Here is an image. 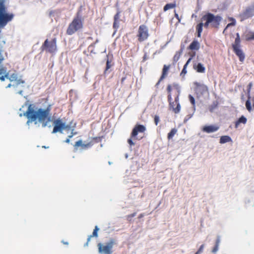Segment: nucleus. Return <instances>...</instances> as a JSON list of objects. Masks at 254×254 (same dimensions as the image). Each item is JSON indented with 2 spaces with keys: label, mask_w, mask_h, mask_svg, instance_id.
<instances>
[{
  "label": "nucleus",
  "mask_w": 254,
  "mask_h": 254,
  "mask_svg": "<svg viewBox=\"0 0 254 254\" xmlns=\"http://www.w3.org/2000/svg\"><path fill=\"white\" fill-rule=\"evenodd\" d=\"M252 86V83L251 82H250L249 83V90L251 89Z\"/></svg>",
  "instance_id": "3c124183"
},
{
  "label": "nucleus",
  "mask_w": 254,
  "mask_h": 254,
  "mask_svg": "<svg viewBox=\"0 0 254 254\" xmlns=\"http://www.w3.org/2000/svg\"><path fill=\"white\" fill-rule=\"evenodd\" d=\"M72 135H73V134L69 135L68 136V138H71V137H72Z\"/></svg>",
  "instance_id": "4d7b16f0"
},
{
  "label": "nucleus",
  "mask_w": 254,
  "mask_h": 254,
  "mask_svg": "<svg viewBox=\"0 0 254 254\" xmlns=\"http://www.w3.org/2000/svg\"><path fill=\"white\" fill-rule=\"evenodd\" d=\"M135 215V213H133L132 214H131L130 215L128 216V217H133Z\"/></svg>",
  "instance_id": "8fccbe9b"
},
{
  "label": "nucleus",
  "mask_w": 254,
  "mask_h": 254,
  "mask_svg": "<svg viewBox=\"0 0 254 254\" xmlns=\"http://www.w3.org/2000/svg\"><path fill=\"white\" fill-rule=\"evenodd\" d=\"M176 7L175 2L171 3H168L164 7V11H166L169 9L174 8Z\"/></svg>",
  "instance_id": "2f4dec72"
},
{
  "label": "nucleus",
  "mask_w": 254,
  "mask_h": 254,
  "mask_svg": "<svg viewBox=\"0 0 254 254\" xmlns=\"http://www.w3.org/2000/svg\"><path fill=\"white\" fill-rule=\"evenodd\" d=\"M219 105V102L217 100L213 101L211 105L209 106V110L211 113H213L215 110H216Z\"/></svg>",
  "instance_id": "393cba45"
},
{
  "label": "nucleus",
  "mask_w": 254,
  "mask_h": 254,
  "mask_svg": "<svg viewBox=\"0 0 254 254\" xmlns=\"http://www.w3.org/2000/svg\"><path fill=\"white\" fill-rule=\"evenodd\" d=\"M193 68L199 73H204L205 71V67L200 63L193 65Z\"/></svg>",
  "instance_id": "aec40b11"
},
{
  "label": "nucleus",
  "mask_w": 254,
  "mask_h": 254,
  "mask_svg": "<svg viewBox=\"0 0 254 254\" xmlns=\"http://www.w3.org/2000/svg\"><path fill=\"white\" fill-rule=\"evenodd\" d=\"M199 48V44L198 41H193L191 42V43L190 44V46H189V49L191 50H198Z\"/></svg>",
  "instance_id": "b1692460"
},
{
  "label": "nucleus",
  "mask_w": 254,
  "mask_h": 254,
  "mask_svg": "<svg viewBox=\"0 0 254 254\" xmlns=\"http://www.w3.org/2000/svg\"><path fill=\"white\" fill-rule=\"evenodd\" d=\"M154 121L155 125L156 126H157V125H158V123L160 121L159 117L157 115H155L154 117Z\"/></svg>",
  "instance_id": "c03bdc74"
},
{
  "label": "nucleus",
  "mask_w": 254,
  "mask_h": 254,
  "mask_svg": "<svg viewBox=\"0 0 254 254\" xmlns=\"http://www.w3.org/2000/svg\"><path fill=\"white\" fill-rule=\"evenodd\" d=\"M111 66V62L109 61V59H108V60L107 61V63H106V68H105L104 73H105L106 71H108V69H110Z\"/></svg>",
  "instance_id": "ea45409f"
},
{
  "label": "nucleus",
  "mask_w": 254,
  "mask_h": 254,
  "mask_svg": "<svg viewBox=\"0 0 254 254\" xmlns=\"http://www.w3.org/2000/svg\"><path fill=\"white\" fill-rule=\"evenodd\" d=\"M219 127L217 125L205 126L201 128V130L207 133L215 132L219 129Z\"/></svg>",
  "instance_id": "2eb2a0df"
},
{
  "label": "nucleus",
  "mask_w": 254,
  "mask_h": 254,
  "mask_svg": "<svg viewBox=\"0 0 254 254\" xmlns=\"http://www.w3.org/2000/svg\"><path fill=\"white\" fill-rule=\"evenodd\" d=\"M167 91L168 93V100L170 101L171 100H173V97L174 98V100H176V102L179 100L180 89L177 85H168L167 87Z\"/></svg>",
  "instance_id": "39448f33"
},
{
  "label": "nucleus",
  "mask_w": 254,
  "mask_h": 254,
  "mask_svg": "<svg viewBox=\"0 0 254 254\" xmlns=\"http://www.w3.org/2000/svg\"><path fill=\"white\" fill-rule=\"evenodd\" d=\"M233 52L238 57L239 61L243 62L245 58V54L240 47L233 48Z\"/></svg>",
  "instance_id": "f3484780"
},
{
  "label": "nucleus",
  "mask_w": 254,
  "mask_h": 254,
  "mask_svg": "<svg viewBox=\"0 0 254 254\" xmlns=\"http://www.w3.org/2000/svg\"><path fill=\"white\" fill-rule=\"evenodd\" d=\"M126 78L125 77H123L122 79V82H123L124 80V79H125Z\"/></svg>",
  "instance_id": "13d9d810"
},
{
  "label": "nucleus",
  "mask_w": 254,
  "mask_h": 254,
  "mask_svg": "<svg viewBox=\"0 0 254 254\" xmlns=\"http://www.w3.org/2000/svg\"><path fill=\"white\" fill-rule=\"evenodd\" d=\"M65 142L66 143H69L70 142V138H67L65 140Z\"/></svg>",
  "instance_id": "864d4df0"
},
{
  "label": "nucleus",
  "mask_w": 254,
  "mask_h": 254,
  "mask_svg": "<svg viewBox=\"0 0 254 254\" xmlns=\"http://www.w3.org/2000/svg\"><path fill=\"white\" fill-rule=\"evenodd\" d=\"M18 93L20 95H22V90H20L18 91Z\"/></svg>",
  "instance_id": "5fc2aeb1"
},
{
  "label": "nucleus",
  "mask_w": 254,
  "mask_h": 254,
  "mask_svg": "<svg viewBox=\"0 0 254 254\" xmlns=\"http://www.w3.org/2000/svg\"><path fill=\"white\" fill-rule=\"evenodd\" d=\"M240 47V38L239 33H237L235 43L232 44V48Z\"/></svg>",
  "instance_id": "c85d7f7f"
},
{
  "label": "nucleus",
  "mask_w": 254,
  "mask_h": 254,
  "mask_svg": "<svg viewBox=\"0 0 254 254\" xmlns=\"http://www.w3.org/2000/svg\"><path fill=\"white\" fill-rule=\"evenodd\" d=\"M174 16H175V17L177 18V19L178 20V22H180L181 21V19L179 16V14L177 13H176L175 12V14H174Z\"/></svg>",
  "instance_id": "de8ad7c7"
},
{
  "label": "nucleus",
  "mask_w": 254,
  "mask_h": 254,
  "mask_svg": "<svg viewBox=\"0 0 254 254\" xmlns=\"http://www.w3.org/2000/svg\"><path fill=\"white\" fill-rule=\"evenodd\" d=\"M43 147L46 148H48V147H46V146H43Z\"/></svg>",
  "instance_id": "052dcab7"
},
{
  "label": "nucleus",
  "mask_w": 254,
  "mask_h": 254,
  "mask_svg": "<svg viewBox=\"0 0 254 254\" xmlns=\"http://www.w3.org/2000/svg\"><path fill=\"white\" fill-rule=\"evenodd\" d=\"M193 56V55H191V57H190V58L188 59L186 64L184 66L183 70L181 71V72L180 73L181 76H184L186 75V74L187 73V69H186L188 65L189 64H190V63L191 60L192 59Z\"/></svg>",
  "instance_id": "412c9836"
},
{
  "label": "nucleus",
  "mask_w": 254,
  "mask_h": 254,
  "mask_svg": "<svg viewBox=\"0 0 254 254\" xmlns=\"http://www.w3.org/2000/svg\"><path fill=\"white\" fill-rule=\"evenodd\" d=\"M177 132V129L176 128H173L171 129V130L170 131V132L168 133L167 135V138L168 140H170L172 139V138L174 136V135L176 134V133Z\"/></svg>",
  "instance_id": "7c9ffc66"
},
{
  "label": "nucleus",
  "mask_w": 254,
  "mask_h": 254,
  "mask_svg": "<svg viewBox=\"0 0 254 254\" xmlns=\"http://www.w3.org/2000/svg\"><path fill=\"white\" fill-rule=\"evenodd\" d=\"M230 141H232V139L229 136H222L220 137L219 140L220 143H224Z\"/></svg>",
  "instance_id": "c756f323"
},
{
  "label": "nucleus",
  "mask_w": 254,
  "mask_h": 254,
  "mask_svg": "<svg viewBox=\"0 0 254 254\" xmlns=\"http://www.w3.org/2000/svg\"><path fill=\"white\" fill-rule=\"evenodd\" d=\"M102 140V137L100 136H96L91 138V141L94 142V144L101 142Z\"/></svg>",
  "instance_id": "e433bc0d"
},
{
  "label": "nucleus",
  "mask_w": 254,
  "mask_h": 254,
  "mask_svg": "<svg viewBox=\"0 0 254 254\" xmlns=\"http://www.w3.org/2000/svg\"><path fill=\"white\" fill-rule=\"evenodd\" d=\"M250 96H249L248 99L246 100V103H245V106L246 109H247L248 111L249 112H252V110H254V97L253 99V105L251 106V102L250 101Z\"/></svg>",
  "instance_id": "6ab92c4d"
},
{
  "label": "nucleus",
  "mask_w": 254,
  "mask_h": 254,
  "mask_svg": "<svg viewBox=\"0 0 254 254\" xmlns=\"http://www.w3.org/2000/svg\"><path fill=\"white\" fill-rule=\"evenodd\" d=\"M50 106L46 109L39 108L36 110L35 106L33 104H30L24 113V116L27 119V124L34 122L36 125L39 122L42 123L43 127H45L50 120Z\"/></svg>",
  "instance_id": "f257e3e1"
},
{
  "label": "nucleus",
  "mask_w": 254,
  "mask_h": 254,
  "mask_svg": "<svg viewBox=\"0 0 254 254\" xmlns=\"http://www.w3.org/2000/svg\"><path fill=\"white\" fill-rule=\"evenodd\" d=\"M203 26H204L203 23H199L196 26V29L197 33V37H200L201 33L203 30Z\"/></svg>",
  "instance_id": "cd10ccee"
},
{
  "label": "nucleus",
  "mask_w": 254,
  "mask_h": 254,
  "mask_svg": "<svg viewBox=\"0 0 254 254\" xmlns=\"http://www.w3.org/2000/svg\"><path fill=\"white\" fill-rule=\"evenodd\" d=\"M229 20L232 21V22L229 23L227 25L226 28L229 27L231 26H235L236 25V20L235 18L233 17H230Z\"/></svg>",
  "instance_id": "4c0bfd02"
},
{
  "label": "nucleus",
  "mask_w": 254,
  "mask_h": 254,
  "mask_svg": "<svg viewBox=\"0 0 254 254\" xmlns=\"http://www.w3.org/2000/svg\"><path fill=\"white\" fill-rule=\"evenodd\" d=\"M204 248V244H202V245H201L200 247H199V248L198 249V251H197V252L195 253V254H200L201 253H202L203 251Z\"/></svg>",
  "instance_id": "37998d69"
},
{
  "label": "nucleus",
  "mask_w": 254,
  "mask_h": 254,
  "mask_svg": "<svg viewBox=\"0 0 254 254\" xmlns=\"http://www.w3.org/2000/svg\"><path fill=\"white\" fill-rule=\"evenodd\" d=\"M94 145V142L90 141L89 142L83 144L81 140H79L75 142L74 147H78L81 146L83 149H87L91 147Z\"/></svg>",
  "instance_id": "dca6fc26"
},
{
  "label": "nucleus",
  "mask_w": 254,
  "mask_h": 254,
  "mask_svg": "<svg viewBox=\"0 0 254 254\" xmlns=\"http://www.w3.org/2000/svg\"><path fill=\"white\" fill-rule=\"evenodd\" d=\"M6 74H9V71H7L6 67L2 66H0V76L1 75H5Z\"/></svg>",
  "instance_id": "c9c22d12"
},
{
  "label": "nucleus",
  "mask_w": 254,
  "mask_h": 254,
  "mask_svg": "<svg viewBox=\"0 0 254 254\" xmlns=\"http://www.w3.org/2000/svg\"><path fill=\"white\" fill-rule=\"evenodd\" d=\"M8 76H9V74H6L5 75H1L0 76V80L1 81H4L5 79H8Z\"/></svg>",
  "instance_id": "79ce46f5"
},
{
  "label": "nucleus",
  "mask_w": 254,
  "mask_h": 254,
  "mask_svg": "<svg viewBox=\"0 0 254 254\" xmlns=\"http://www.w3.org/2000/svg\"><path fill=\"white\" fill-rule=\"evenodd\" d=\"M98 230H99V229H98L97 226H96L95 227V229L93 231V232H92V234L88 237V239H87V243L90 241V238L92 237H98L97 232Z\"/></svg>",
  "instance_id": "473e14b6"
},
{
  "label": "nucleus",
  "mask_w": 254,
  "mask_h": 254,
  "mask_svg": "<svg viewBox=\"0 0 254 254\" xmlns=\"http://www.w3.org/2000/svg\"><path fill=\"white\" fill-rule=\"evenodd\" d=\"M246 41H250L254 40V33L249 31L244 35Z\"/></svg>",
  "instance_id": "a878e982"
},
{
  "label": "nucleus",
  "mask_w": 254,
  "mask_h": 254,
  "mask_svg": "<svg viewBox=\"0 0 254 254\" xmlns=\"http://www.w3.org/2000/svg\"><path fill=\"white\" fill-rule=\"evenodd\" d=\"M181 56V53L180 52H177L175 53L174 57H173V61L175 62H176L179 60L180 59Z\"/></svg>",
  "instance_id": "58836bf2"
},
{
  "label": "nucleus",
  "mask_w": 254,
  "mask_h": 254,
  "mask_svg": "<svg viewBox=\"0 0 254 254\" xmlns=\"http://www.w3.org/2000/svg\"><path fill=\"white\" fill-rule=\"evenodd\" d=\"M194 91L197 95H203L208 93V88L206 85L199 82L194 83Z\"/></svg>",
  "instance_id": "ddd939ff"
},
{
  "label": "nucleus",
  "mask_w": 254,
  "mask_h": 254,
  "mask_svg": "<svg viewBox=\"0 0 254 254\" xmlns=\"http://www.w3.org/2000/svg\"><path fill=\"white\" fill-rule=\"evenodd\" d=\"M146 130V127L141 124H136L132 129V132L130 133L131 138H133L134 140H140L143 136L140 138L137 135L139 133H144Z\"/></svg>",
  "instance_id": "9d476101"
},
{
  "label": "nucleus",
  "mask_w": 254,
  "mask_h": 254,
  "mask_svg": "<svg viewBox=\"0 0 254 254\" xmlns=\"http://www.w3.org/2000/svg\"><path fill=\"white\" fill-rule=\"evenodd\" d=\"M253 16H254V3L246 7L243 12L239 14V17L240 21H243Z\"/></svg>",
  "instance_id": "9b49d317"
},
{
  "label": "nucleus",
  "mask_w": 254,
  "mask_h": 254,
  "mask_svg": "<svg viewBox=\"0 0 254 254\" xmlns=\"http://www.w3.org/2000/svg\"><path fill=\"white\" fill-rule=\"evenodd\" d=\"M54 128L53 129L52 133H55L58 131L62 132L63 129H69L70 126L69 125H66L64 123L61 119H58L54 121L53 122Z\"/></svg>",
  "instance_id": "f8f14e48"
},
{
  "label": "nucleus",
  "mask_w": 254,
  "mask_h": 254,
  "mask_svg": "<svg viewBox=\"0 0 254 254\" xmlns=\"http://www.w3.org/2000/svg\"><path fill=\"white\" fill-rule=\"evenodd\" d=\"M192 117V115H188L185 119V121H187Z\"/></svg>",
  "instance_id": "09e8293b"
},
{
  "label": "nucleus",
  "mask_w": 254,
  "mask_h": 254,
  "mask_svg": "<svg viewBox=\"0 0 254 254\" xmlns=\"http://www.w3.org/2000/svg\"><path fill=\"white\" fill-rule=\"evenodd\" d=\"M82 20L78 14H77L76 16L74 17L71 22L69 23L67 29H66V34L68 35H72L78 30L82 29Z\"/></svg>",
  "instance_id": "20e7f679"
},
{
  "label": "nucleus",
  "mask_w": 254,
  "mask_h": 254,
  "mask_svg": "<svg viewBox=\"0 0 254 254\" xmlns=\"http://www.w3.org/2000/svg\"><path fill=\"white\" fill-rule=\"evenodd\" d=\"M42 51H45L49 53H54L57 50V39L53 38L52 41L46 39L42 47H41Z\"/></svg>",
  "instance_id": "6e6552de"
},
{
  "label": "nucleus",
  "mask_w": 254,
  "mask_h": 254,
  "mask_svg": "<svg viewBox=\"0 0 254 254\" xmlns=\"http://www.w3.org/2000/svg\"><path fill=\"white\" fill-rule=\"evenodd\" d=\"M62 243L64 245H68V242H64V241H63Z\"/></svg>",
  "instance_id": "6e6d98bb"
},
{
  "label": "nucleus",
  "mask_w": 254,
  "mask_h": 254,
  "mask_svg": "<svg viewBox=\"0 0 254 254\" xmlns=\"http://www.w3.org/2000/svg\"><path fill=\"white\" fill-rule=\"evenodd\" d=\"M148 29L145 24H141L139 26L136 37L138 38V41L142 42L147 40L149 37Z\"/></svg>",
  "instance_id": "1a4fd4ad"
},
{
  "label": "nucleus",
  "mask_w": 254,
  "mask_h": 254,
  "mask_svg": "<svg viewBox=\"0 0 254 254\" xmlns=\"http://www.w3.org/2000/svg\"><path fill=\"white\" fill-rule=\"evenodd\" d=\"M2 42V43H3V45L5 44V41H2V42Z\"/></svg>",
  "instance_id": "bf43d9fd"
},
{
  "label": "nucleus",
  "mask_w": 254,
  "mask_h": 254,
  "mask_svg": "<svg viewBox=\"0 0 254 254\" xmlns=\"http://www.w3.org/2000/svg\"><path fill=\"white\" fill-rule=\"evenodd\" d=\"M219 243H220V239H219V238L218 237L216 240V243H215V246H214V247H213V248L212 250V253L215 254V253H216L218 251Z\"/></svg>",
  "instance_id": "72a5a7b5"
},
{
  "label": "nucleus",
  "mask_w": 254,
  "mask_h": 254,
  "mask_svg": "<svg viewBox=\"0 0 254 254\" xmlns=\"http://www.w3.org/2000/svg\"><path fill=\"white\" fill-rule=\"evenodd\" d=\"M116 244L115 240L114 239H110L109 242L106 245H104L99 243L97 244L98 253L100 254H111L113 253V248Z\"/></svg>",
  "instance_id": "0eeeda50"
},
{
  "label": "nucleus",
  "mask_w": 254,
  "mask_h": 254,
  "mask_svg": "<svg viewBox=\"0 0 254 254\" xmlns=\"http://www.w3.org/2000/svg\"><path fill=\"white\" fill-rule=\"evenodd\" d=\"M219 243H220V239H219V238L218 237L216 240V243H215V246H214V247H213V248L212 250V253L215 254V253H216L218 251Z\"/></svg>",
  "instance_id": "f704fd0d"
},
{
  "label": "nucleus",
  "mask_w": 254,
  "mask_h": 254,
  "mask_svg": "<svg viewBox=\"0 0 254 254\" xmlns=\"http://www.w3.org/2000/svg\"><path fill=\"white\" fill-rule=\"evenodd\" d=\"M246 123L247 119L244 116H242L235 122V127L238 128L240 124L245 125Z\"/></svg>",
  "instance_id": "5701e85b"
},
{
  "label": "nucleus",
  "mask_w": 254,
  "mask_h": 254,
  "mask_svg": "<svg viewBox=\"0 0 254 254\" xmlns=\"http://www.w3.org/2000/svg\"><path fill=\"white\" fill-rule=\"evenodd\" d=\"M2 49V46L1 44V42H0V66L2 64V63L5 60V58H7V57L6 53H5V55H3L2 54L3 50Z\"/></svg>",
  "instance_id": "4be33fe9"
},
{
  "label": "nucleus",
  "mask_w": 254,
  "mask_h": 254,
  "mask_svg": "<svg viewBox=\"0 0 254 254\" xmlns=\"http://www.w3.org/2000/svg\"><path fill=\"white\" fill-rule=\"evenodd\" d=\"M170 67V65H167L165 64L164 65V67H163L162 69V75L160 77V80H162L163 79H164L166 76L167 75V72L169 69V67Z\"/></svg>",
  "instance_id": "bb28decb"
},
{
  "label": "nucleus",
  "mask_w": 254,
  "mask_h": 254,
  "mask_svg": "<svg viewBox=\"0 0 254 254\" xmlns=\"http://www.w3.org/2000/svg\"><path fill=\"white\" fill-rule=\"evenodd\" d=\"M169 103V107H170V110H172L173 113L175 114L179 113L181 110V105L179 103V100L176 102V100L173 101V100H168Z\"/></svg>",
  "instance_id": "4468645a"
},
{
  "label": "nucleus",
  "mask_w": 254,
  "mask_h": 254,
  "mask_svg": "<svg viewBox=\"0 0 254 254\" xmlns=\"http://www.w3.org/2000/svg\"><path fill=\"white\" fill-rule=\"evenodd\" d=\"M14 14L12 13L6 12V7L4 0H0V31L3 28L7 23L12 21Z\"/></svg>",
  "instance_id": "7ed1b4c3"
},
{
  "label": "nucleus",
  "mask_w": 254,
  "mask_h": 254,
  "mask_svg": "<svg viewBox=\"0 0 254 254\" xmlns=\"http://www.w3.org/2000/svg\"><path fill=\"white\" fill-rule=\"evenodd\" d=\"M189 99H190V101L191 104L192 105L193 107H194L195 106V100L193 98V97L191 95H189Z\"/></svg>",
  "instance_id": "a19ab883"
},
{
  "label": "nucleus",
  "mask_w": 254,
  "mask_h": 254,
  "mask_svg": "<svg viewBox=\"0 0 254 254\" xmlns=\"http://www.w3.org/2000/svg\"><path fill=\"white\" fill-rule=\"evenodd\" d=\"M147 59H148L147 54V53H145L144 54L143 59H142V61L145 62L146 61V60H147Z\"/></svg>",
  "instance_id": "49530a36"
},
{
  "label": "nucleus",
  "mask_w": 254,
  "mask_h": 254,
  "mask_svg": "<svg viewBox=\"0 0 254 254\" xmlns=\"http://www.w3.org/2000/svg\"><path fill=\"white\" fill-rule=\"evenodd\" d=\"M1 31H0V35Z\"/></svg>",
  "instance_id": "680f3d73"
},
{
  "label": "nucleus",
  "mask_w": 254,
  "mask_h": 254,
  "mask_svg": "<svg viewBox=\"0 0 254 254\" xmlns=\"http://www.w3.org/2000/svg\"><path fill=\"white\" fill-rule=\"evenodd\" d=\"M161 81V80H160V78L159 80L158 81V83H157V84H156L155 86H158Z\"/></svg>",
  "instance_id": "603ef678"
},
{
  "label": "nucleus",
  "mask_w": 254,
  "mask_h": 254,
  "mask_svg": "<svg viewBox=\"0 0 254 254\" xmlns=\"http://www.w3.org/2000/svg\"><path fill=\"white\" fill-rule=\"evenodd\" d=\"M201 20L205 21L204 27L207 29L210 26L212 28H218L220 21L222 20V17L219 15H214L213 14L208 12L201 17Z\"/></svg>",
  "instance_id": "f03ea898"
},
{
  "label": "nucleus",
  "mask_w": 254,
  "mask_h": 254,
  "mask_svg": "<svg viewBox=\"0 0 254 254\" xmlns=\"http://www.w3.org/2000/svg\"><path fill=\"white\" fill-rule=\"evenodd\" d=\"M121 12L120 10H118L114 17L113 28L115 29H117L119 28V23H120Z\"/></svg>",
  "instance_id": "a211bd4d"
},
{
  "label": "nucleus",
  "mask_w": 254,
  "mask_h": 254,
  "mask_svg": "<svg viewBox=\"0 0 254 254\" xmlns=\"http://www.w3.org/2000/svg\"><path fill=\"white\" fill-rule=\"evenodd\" d=\"M132 139L133 138H131V137L130 136V138L127 139V142L130 147L134 146L135 145V143L132 141Z\"/></svg>",
  "instance_id": "a18cd8bd"
},
{
  "label": "nucleus",
  "mask_w": 254,
  "mask_h": 254,
  "mask_svg": "<svg viewBox=\"0 0 254 254\" xmlns=\"http://www.w3.org/2000/svg\"><path fill=\"white\" fill-rule=\"evenodd\" d=\"M8 80L10 81V83L7 85L6 87V88L11 87L16 88L21 84H23L25 83V81L19 76L16 72L9 74Z\"/></svg>",
  "instance_id": "423d86ee"
}]
</instances>
